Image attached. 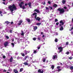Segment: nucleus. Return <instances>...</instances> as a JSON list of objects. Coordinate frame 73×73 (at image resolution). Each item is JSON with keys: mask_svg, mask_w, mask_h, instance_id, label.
Here are the masks:
<instances>
[{"mask_svg": "<svg viewBox=\"0 0 73 73\" xmlns=\"http://www.w3.org/2000/svg\"><path fill=\"white\" fill-rule=\"evenodd\" d=\"M20 35H21V36H23L24 35V33H21Z\"/></svg>", "mask_w": 73, "mask_h": 73, "instance_id": "44", "label": "nucleus"}, {"mask_svg": "<svg viewBox=\"0 0 73 73\" xmlns=\"http://www.w3.org/2000/svg\"><path fill=\"white\" fill-rule=\"evenodd\" d=\"M70 5H67V11H69V9H70Z\"/></svg>", "mask_w": 73, "mask_h": 73, "instance_id": "14", "label": "nucleus"}, {"mask_svg": "<svg viewBox=\"0 0 73 73\" xmlns=\"http://www.w3.org/2000/svg\"><path fill=\"white\" fill-rule=\"evenodd\" d=\"M8 70V71H12V69L9 68Z\"/></svg>", "mask_w": 73, "mask_h": 73, "instance_id": "63", "label": "nucleus"}, {"mask_svg": "<svg viewBox=\"0 0 73 73\" xmlns=\"http://www.w3.org/2000/svg\"><path fill=\"white\" fill-rule=\"evenodd\" d=\"M55 42H58V40L57 38H56L54 40Z\"/></svg>", "mask_w": 73, "mask_h": 73, "instance_id": "29", "label": "nucleus"}, {"mask_svg": "<svg viewBox=\"0 0 73 73\" xmlns=\"http://www.w3.org/2000/svg\"><path fill=\"white\" fill-rule=\"evenodd\" d=\"M11 44V45L12 46V47L13 48V47H14V46L15 45L14 43H12Z\"/></svg>", "mask_w": 73, "mask_h": 73, "instance_id": "28", "label": "nucleus"}, {"mask_svg": "<svg viewBox=\"0 0 73 73\" xmlns=\"http://www.w3.org/2000/svg\"><path fill=\"white\" fill-rule=\"evenodd\" d=\"M13 72L15 73H18V71L16 69H14L13 70Z\"/></svg>", "mask_w": 73, "mask_h": 73, "instance_id": "15", "label": "nucleus"}, {"mask_svg": "<svg viewBox=\"0 0 73 73\" xmlns=\"http://www.w3.org/2000/svg\"><path fill=\"white\" fill-rule=\"evenodd\" d=\"M10 61L11 62H12L13 61V58H12V57H11L10 59Z\"/></svg>", "mask_w": 73, "mask_h": 73, "instance_id": "19", "label": "nucleus"}, {"mask_svg": "<svg viewBox=\"0 0 73 73\" xmlns=\"http://www.w3.org/2000/svg\"><path fill=\"white\" fill-rule=\"evenodd\" d=\"M42 37L43 38H44V40H45V38H44V37H45V35H43L42 36Z\"/></svg>", "mask_w": 73, "mask_h": 73, "instance_id": "61", "label": "nucleus"}, {"mask_svg": "<svg viewBox=\"0 0 73 73\" xmlns=\"http://www.w3.org/2000/svg\"><path fill=\"white\" fill-rule=\"evenodd\" d=\"M57 10L58 11H59V13H60V14L63 13L65 12V10L64 9H62L60 8H59Z\"/></svg>", "mask_w": 73, "mask_h": 73, "instance_id": "4", "label": "nucleus"}, {"mask_svg": "<svg viewBox=\"0 0 73 73\" xmlns=\"http://www.w3.org/2000/svg\"><path fill=\"white\" fill-rule=\"evenodd\" d=\"M19 6L20 8H22L23 7V5L24 4V2H22L21 3H19Z\"/></svg>", "mask_w": 73, "mask_h": 73, "instance_id": "7", "label": "nucleus"}, {"mask_svg": "<svg viewBox=\"0 0 73 73\" xmlns=\"http://www.w3.org/2000/svg\"><path fill=\"white\" fill-rule=\"evenodd\" d=\"M58 24H59V23H58V22H57L56 23V25H58Z\"/></svg>", "mask_w": 73, "mask_h": 73, "instance_id": "52", "label": "nucleus"}, {"mask_svg": "<svg viewBox=\"0 0 73 73\" xmlns=\"http://www.w3.org/2000/svg\"><path fill=\"white\" fill-rule=\"evenodd\" d=\"M66 2V1H65V0H62V3L63 4H64Z\"/></svg>", "mask_w": 73, "mask_h": 73, "instance_id": "23", "label": "nucleus"}, {"mask_svg": "<svg viewBox=\"0 0 73 73\" xmlns=\"http://www.w3.org/2000/svg\"><path fill=\"white\" fill-rule=\"evenodd\" d=\"M52 58L53 59V60H55V59L57 58V53H55L54 55L53 56Z\"/></svg>", "mask_w": 73, "mask_h": 73, "instance_id": "5", "label": "nucleus"}, {"mask_svg": "<svg viewBox=\"0 0 73 73\" xmlns=\"http://www.w3.org/2000/svg\"><path fill=\"white\" fill-rule=\"evenodd\" d=\"M29 66H31V64H29V65L28 66V67H29Z\"/></svg>", "mask_w": 73, "mask_h": 73, "instance_id": "57", "label": "nucleus"}, {"mask_svg": "<svg viewBox=\"0 0 73 73\" xmlns=\"http://www.w3.org/2000/svg\"><path fill=\"white\" fill-rule=\"evenodd\" d=\"M23 69H23V68H21L20 70V72H21L23 70Z\"/></svg>", "mask_w": 73, "mask_h": 73, "instance_id": "32", "label": "nucleus"}, {"mask_svg": "<svg viewBox=\"0 0 73 73\" xmlns=\"http://www.w3.org/2000/svg\"><path fill=\"white\" fill-rule=\"evenodd\" d=\"M51 68L52 69H54V66L53 65H52L51 66Z\"/></svg>", "mask_w": 73, "mask_h": 73, "instance_id": "30", "label": "nucleus"}, {"mask_svg": "<svg viewBox=\"0 0 73 73\" xmlns=\"http://www.w3.org/2000/svg\"><path fill=\"white\" fill-rule=\"evenodd\" d=\"M8 42H5L4 43V45L5 47H6L7 46H8Z\"/></svg>", "mask_w": 73, "mask_h": 73, "instance_id": "11", "label": "nucleus"}, {"mask_svg": "<svg viewBox=\"0 0 73 73\" xmlns=\"http://www.w3.org/2000/svg\"><path fill=\"white\" fill-rule=\"evenodd\" d=\"M21 34V33H19H19H17V36H20V35Z\"/></svg>", "mask_w": 73, "mask_h": 73, "instance_id": "51", "label": "nucleus"}, {"mask_svg": "<svg viewBox=\"0 0 73 73\" xmlns=\"http://www.w3.org/2000/svg\"><path fill=\"white\" fill-rule=\"evenodd\" d=\"M26 42V43L27 44H29V41H27V42Z\"/></svg>", "mask_w": 73, "mask_h": 73, "instance_id": "54", "label": "nucleus"}, {"mask_svg": "<svg viewBox=\"0 0 73 73\" xmlns=\"http://www.w3.org/2000/svg\"><path fill=\"white\" fill-rule=\"evenodd\" d=\"M48 8H49V9H52V7H51V6H49L48 7Z\"/></svg>", "mask_w": 73, "mask_h": 73, "instance_id": "34", "label": "nucleus"}, {"mask_svg": "<svg viewBox=\"0 0 73 73\" xmlns=\"http://www.w3.org/2000/svg\"><path fill=\"white\" fill-rule=\"evenodd\" d=\"M70 69L71 70H73V66H71L70 67Z\"/></svg>", "mask_w": 73, "mask_h": 73, "instance_id": "33", "label": "nucleus"}, {"mask_svg": "<svg viewBox=\"0 0 73 73\" xmlns=\"http://www.w3.org/2000/svg\"><path fill=\"white\" fill-rule=\"evenodd\" d=\"M26 21H27L28 22V23H30V19H29L26 18Z\"/></svg>", "mask_w": 73, "mask_h": 73, "instance_id": "20", "label": "nucleus"}, {"mask_svg": "<svg viewBox=\"0 0 73 73\" xmlns=\"http://www.w3.org/2000/svg\"><path fill=\"white\" fill-rule=\"evenodd\" d=\"M33 51L34 52L33 53H34V54H36V53L38 51V50H33Z\"/></svg>", "mask_w": 73, "mask_h": 73, "instance_id": "13", "label": "nucleus"}, {"mask_svg": "<svg viewBox=\"0 0 73 73\" xmlns=\"http://www.w3.org/2000/svg\"><path fill=\"white\" fill-rule=\"evenodd\" d=\"M46 60V59L45 58H42V61L43 62H45V61Z\"/></svg>", "mask_w": 73, "mask_h": 73, "instance_id": "24", "label": "nucleus"}, {"mask_svg": "<svg viewBox=\"0 0 73 73\" xmlns=\"http://www.w3.org/2000/svg\"><path fill=\"white\" fill-rule=\"evenodd\" d=\"M24 53H25V54H27V53H30V51H27L26 50H25L24 51Z\"/></svg>", "mask_w": 73, "mask_h": 73, "instance_id": "12", "label": "nucleus"}, {"mask_svg": "<svg viewBox=\"0 0 73 73\" xmlns=\"http://www.w3.org/2000/svg\"><path fill=\"white\" fill-rule=\"evenodd\" d=\"M3 14H7V12L4 11V12H3Z\"/></svg>", "mask_w": 73, "mask_h": 73, "instance_id": "39", "label": "nucleus"}, {"mask_svg": "<svg viewBox=\"0 0 73 73\" xmlns=\"http://www.w3.org/2000/svg\"><path fill=\"white\" fill-rule=\"evenodd\" d=\"M38 72L39 73H43V72H44V71L43 70H42L41 69H39L38 70Z\"/></svg>", "mask_w": 73, "mask_h": 73, "instance_id": "10", "label": "nucleus"}, {"mask_svg": "<svg viewBox=\"0 0 73 73\" xmlns=\"http://www.w3.org/2000/svg\"><path fill=\"white\" fill-rule=\"evenodd\" d=\"M33 29L34 30H36L37 29V26H33Z\"/></svg>", "mask_w": 73, "mask_h": 73, "instance_id": "17", "label": "nucleus"}, {"mask_svg": "<svg viewBox=\"0 0 73 73\" xmlns=\"http://www.w3.org/2000/svg\"><path fill=\"white\" fill-rule=\"evenodd\" d=\"M17 54H18V53H17V52H16L15 53V56H17Z\"/></svg>", "mask_w": 73, "mask_h": 73, "instance_id": "59", "label": "nucleus"}, {"mask_svg": "<svg viewBox=\"0 0 73 73\" xmlns=\"http://www.w3.org/2000/svg\"><path fill=\"white\" fill-rule=\"evenodd\" d=\"M46 9H47V10H49V7H46Z\"/></svg>", "mask_w": 73, "mask_h": 73, "instance_id": "47", "label": "nucleus"}, {"mask_svg": "<svg viewBox=\"0 0 73 73\" xmlns=\"http://www.w3.org/2000/svg\"><path fill=\"white\" fill-rule=\"evenodd\" d=\"M17 64H16V63L15 62H13L12 63V64L13 65V66H14V67H15V65H16Z\"/></svg>", "mask_w": 73, "mask_h": 73, "instance_id": "16", "label": "nucleus"}, {"mask_svg": "<svg viewBox=\"0 0 73 73\" xmlns=\"http://www.w3.org/2000/svg\"><path fill=\"white\" fill-rule=\"evenodd\" d=\"M59 68H60V66H58L57 67V69H59Z\"/></svg>", "mask_w": 73, "mask_h": 73, "instance_id": "62", "label": "nucleus"}, {"mask_svg": "<svg viewBox=\"0 0 73 73\" xmlns=\"http://www.w3.org/2000/svg\"><path fill=\"white\" fill-rule=\"evenodd\" d=\"M37 14L36 13H34L32 15H31V16H35V19H36V20H38V21H40V19H41V18L38 17H37Z\"/></svg>", "mask_w": 73, "mask_h": 73, "instance_id": "3", "label": "nucleus"}, {"mask_svg": "<svg viewBox=\"0 0 73 73\" xmlns=\"http://www.w3.org/2000/svg\"><path fill=\"white\" fill-rule=\"evenodd\" d=\"M40 46H39L37 47L38 50V49H40Z\"/></svg>", "mask_w": 73, "mask_h": 73, "instance_id": "36", "label": "nucleus"}, {"mask_svg": "<svg viewBox=\"0 0 73 73\" xmlns=\"http://www.w3.org/2000/svg\"><path fill=\"white\" fill-rule=\"evenodd\" d=\"M5 24H9V22L7 21H5Z\"/></svg>", "mask_w": 73, "mask_h": 73, "instance_id": "22", "label": "nucleus"}, {"mask_svg": "<svg viewBox=\"0 0 73 73\" xmlns=\"http://www.w3.org/2000/svg\"><path fill=\"white\" fill-rule=\"evenodd\" d=\"M23 22V21L22 20H20L19 21V23H18V27H19V26L22 24Z\"/></svg>", "mask_w": 73, "mask_h": 73, "instance_id": "8", "label": "nucleus"}, {"mask_svg": "<svg viewBox=\"0 0 73 73\" xmlns=\"http://www.w3.org/2000/svg\"><path fill=\"white\" fill-rule=\"evenodd\" d=\"M9 8L11 12H13L14 11V9L16 10L17 9L14 4H13L12 5H10L9 7Z\"/></svg>", "mask_w": 73, "mask_h": 73, "instance_id": "1", "label": "nucleus"}, {"mask_svg": "<svg viewBox=\"0 0 73 73\" xmlns=\"http://www.w3.org/2000/svg\"><path fill=\"white\" fill-rule=\"evenodd\" d=\"M48 3L49 4H50L51 3V2L50 1H49L48 2Z\"/></svg>", "mask_w": 73, "mask_h": 73, "instance_id": "37", "label": "nucleus"}, {"mask_svg": "<svg viewBox=\"0 0 73 73\" xmlns=\"http://www.w3.org/2000/svg\"><path fill=\"white\" fill-rule=\"evenodd\" d=\"M41 24V23H36L37 25H40Z\"/></svg>", "mask_w": 73, "mask_h": 73, "instance_id": "26", "label": "nucleus"}, {"mask_svg": "<svg viewBox=\"0 0 73 73\" xmlns=\"http://www.w3.org/2000/svg\"><path fill=\"white\" fill-rule=\"evenodd\" d=\"M28 5H29V7H31V2H29L28 4Z\"/></svg>", "mask_w": 73, "mask_h": 73, "instance_id": "27", "label": "nucleus"}, {"mask_svg": "<svg viewBox=\"0 0 73 73\" xmlns=\"http://www.w3.org/2000/svg\"><path fill=\"white\" fill-rule=\"evenodd\" d=\"M60 24L59 26L61 27V28L60 29V31H63L64 29V28H63V26L64 24V22L62 20H61L60 22Z\"/></svg>", "mask_w": 73, "mask_h": 73, "instance_id": "2", "label": "nucleus"}, {"mask_svg": "<svg viewBox=\"0 0 73 73\" xmlns=\"http://www.w3.org/2000/svg\"><path fill=\"white\" fill-rule=\"evenodd\" d=\"M3 58H5L6 57H5V56H3Z\"/></svg>", "mask_w": 73, "mask_h": 73, "instance_id": "56", "label": "nucleus"}, {"mask_svg": "<svg viewBox=\"0 0 73 73\" xmlns=\"http://www.w3.org/2000/svg\"><path fill=\"white\" fill-rule=\"evenodd\" d=\"M70 60H72L73 58V57H72L71 56L70 57L68 58Z\"/></svg>", "mask_w": 73, "mask_h": 73, "instance_id": "38", "label": "nucleus"}, {"mask_svg": "<svg viewBox=\"0 0 73 73\" xmlns=\"http://www.w3.org/2000/svg\"><path fill=\"white\" fill-rule=\"evenodd\" d=\"M5 37L7 39H9V36H6Z\"/></svg>", "mask_w": 73, "mask_h": 73, "instance_id": "42", "label": "nucleus"}, {"mask_svg": "<svg viewBox=\"0 0 73 73\" xmlns=\"http://www.w3.org/2000/svg\"><path fill=\"white\" fill-rule=\"evenodd\" d=\"M58 50H59V52H59V53H60V52H62V50H63V48L61 47H58Z\"/></svg>", "mask_w": 73, "mask_h": 73, "instance_id": "6", "label": "nucleus"}, {"mask_svg": "<svg viewBox=\"0 0 73 73\" xmlns=\"http://www.w3.org/2000/svg\"><path fill=\"white\" fill-rule=\"evenodd\" d=\"M33 40H34V41H35V40H36V38H33Z\"/></svg>", "mask_w": 73, "mask_h": 73, "instance_id": "45", "label": "nucleus"}, {"mask_svg": "<svg viewBox=\"0 0 73 73\" xmlns=\"http://www.w3.org/2000/svg\"><path fill=\"white\" fill-rule=\"evenodd\" d=\"M38 40H41V38H40V37H38Z\"/></svg>", "mask_w": 73, "mask_h": 73, "instance_id": "48", "label": "nucleus"}, {"mask_svg": "<svg viewBox=\"0 0 73 73\" xmlns=\"http://www.w3.org/2000/svg\"><path fill=\"white\" fill-rule=\"evenodd\" d=\"M55 22H57L58 21V19H56L54 21Z\"/></svg>", "mask_w": 73, "mask_h": 73, "instance_id": "41", "label": "nucleus"}, {"mask_svg": "<svg viewBox=\"0 0 73 73\" xmlns=\"http://www.w3.org/2000/svg\"><path fill=\"white\" fill-rule=\"evenodd\" d=\"M64 9H67V8L66 7V6H65L64 7Z\"/></svg>", "mask_w": 73, "mask_h": 73, "instance_id": "64", "label": "nucleus"}, {"mask_svg": "<svg viewBox=\"0 0 73 73\" xmlns=\"http://www.w3.org/2000/svg\"><path fill=\"white\" fill-rule=\"evenodd\" d=\"M53 7H55V8H56L57 7V5H56V4H54L53 5Z\"/></svg>", "mask_w": 73, "mask_h": 73, "instance_id": "25", "label": "nucleus"}, {"mask_svg": "<svg viewBox=\"0 0 73 73\" xmlns=\"http://www.w3.org/2000/svg\"><path fill=\"white\" fill-rule=\"evenodd\" d=\"M55 71H56V70L52 71V73H55Z\"/></svg>", "mask_w": 73, "mask_h": 73, "instance_id": "60", "label": "nucleus"}, {"mask_svg": "<svg viewBox=\"0 0 73 73\" xmlns=\"http://www.w3.org/2000/svg\"><path fill=\"white\" fill-rule=\"evenodd\" d=\"M54 35H55V36H57L58 35V33H54Z\"/></svg>", "mask_w": 73, "mask_h": 73, "instance_id": "40", "label": "nucleus"}, {"mask_svg": "<svg viewBox=\"0 0 73 73\" xmlns=\"http://www.w3.org/2000/svg\"><path fill=\"white\" fill-rule=\"evenodd\" d=\"M42 4H43V5H45V2H42Z\"/></svg>", "mask_w": 73, "mask_h": 73, "instance_id": "46", "label": "nucleus"}, {"mask_svg": "<svg viewBox=\"0 0 73 73\" xmlns=\"http://www.w3.org/2000/svg\"><path fill=\"white\" fill-rule=\"evenodd\" d=\"M25 65H28V63L27 62H25L23 64Z\"/></svg>", "mask_w": 73, "mask_h": 73, "instance_id": "21", "label": "nucleus"}, {"mask_svg": "<svg viewBox=\"0 0 73 73\" xmlns=\"http://www.w3.org/2000/svg\"><path fill=\"white\" fill-rule=\"evenodd\" d=\"M30 60H32V61L33 63H34V62H35V61H33V60H32V58L30 57Z\"/></svg>", "mask_w": 73, "mask_h": 73, "instance_id": "31", "label": "nucleus"}, {"mask_svg": "<svg viewBox=\"0 0 73 73\" xmlns=\"http://www.w3.org/2000/svg\"><path fill=\"white\" fill-rule=\"evenodd\" d=\"M61 69H58V72H60V71H61Z\"/></svg>", "mask_w": 73, "mask_h": 73, "instance_id": "58", "label": "nucleus"}, {"mask_svg": "<svg viewBox=\"0 0 73 73\" xmlns=\"http://www.w3.org/2000/svg\"><path fill=\"white\" fill-rule=\"evenodd\" d=\"M69 44V42H67L66 43V45H68Z\"/></svg>", "mask_w": 73, "mask_h": 73, "instance_id": "50", "label": "nucleus"}, {"mask_svg": "<svg viewBox=\"0 0 73 73\" xmlns=\"http://www.w3.org/2000/svg\"><path fill=\"white\" fill-rule=\"evenodd\" d=\"M35 12H36L37 13H40V11L37 9H35L34 12H35Z\"/></svg>", "mask_w": 73, "mask_h": 73, "instance_id": "18", "label": "nucleus"}, {"mask_svg": "<svg viewBox=\"0 0 73 73\" xmlns=\"http://www.w3.org/2000/svg\"><path fill=\"white\" fill-rule=\"evenodd\" d=\"M21 54L22 56H25V55L23 53H21Z\"/></svg>", "mask_w": 73, "mask_h": 73, "instance_id": "35", "label": "nucleus"}, {"mask_svg": "<svg viewBox=\"0 0 73 73\" xmlns=\"http://www.w3.org/2000/svg\"><path fill=\"white\" fill-rule=\"evenodd\" d=\"M70 53L69 52H67L66 53V54H69Z\"/></svg>", "mask_w": 73, "mask_h": 73, "instance_id": "49", "label": "nucleus"}, {"mask_svg": "<svg viewBox=\"0 0 73 73\" xmlns=\"http://www.w3.org/2000/svg\"><path fill=\"white\" fill-rule=\"evenodd\" d=\"M25 6L23 5L22 8V9H25Z\"/></svg>", "mask_w": 73, "mask_h": 73, "instance_id": "43", "label": "nucleus"}, {"mask_svg": "<svg viewBox=\"0 0 73 73\" xmlns=\"http://www.w3.org/2000/svg\"><path fill=\"white\" fill-rule=\"evenodd\" d=\"M72 29H73V27L71 29H69V31H71Z\"/></svg>", "mask_w": 73, "mask_h": 73, "instance_id": "55", "label": "nucleus"}, {"mask_svg": "<svg viewBox=\"0 0 73 73\" xmlns=\"http://www.w3.org/2000/svg\"><path fill=\"white\" fill-rule=\"evenodd\" d=\"M29 58V56H26L25 57V58H23V60L25 61V60H27V58Z\"/></svg>", "mask_w": 73, "mask_h": 73, "instance_id": "9", "label": "nucleus"}, {"mask_svg": "<svg viewBox=\"0 0 73 73\" xmlns=\"http://www.w3.org/2000/svg\"><path fill=\"white\" fill-rule=\"evenodd\" d=\"M9 32H10L9 33H12V30H10Z\"/></svg>", "mask_w": 73, "mask_h": 73, "instance_id": "53", "label": "nucleus"}]
</instances>
